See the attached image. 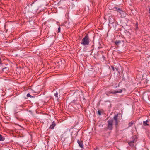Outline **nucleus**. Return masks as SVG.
Returning a JSON list of instances; mask_svg holds the SVG:
<instances>
[{"mask_svg":"<svg viewBox=\"0 0 150 150\" xmlns=\"http://www.w3.org/2000/svg\"><path fill=\"white\" fill-rule=\"evenodd\" d=\"M118 114L115 115L112 118L110 119L108 121V129L109 130H112L113 129V120L115 121V125L116 126H117L119 122L118 120Z\"/></svg>","mask_w":150,"mask_h":150,"instance_id":"f257e3e1","label":"nucleus"},{"mask_svg":"<svg viewBox=\"0 0 150 150\" xmlns=\"http://www.w3.org/2000/svg\"><path fill=\"white\" fill-rule=\"evenodd\" d=\"M89 41L88 35H86L82 40L81 44L83 46H86L89 44Z\"/></svg>","mask_w":150,"mask_h":150,"instance_id":"f03ea898","label":"nucleus"},{"mask_svg":"<svg viewBox=\"0 0 150 150\" xmlns=\"http://www.w3.org/2000/svg\"><path fill=\"white\" fill-rule=\"evenodd\" d=\"M122 91L121 89H119L118 90H111L109 91V93L111 94H115L116 93H122Z\"/></svg>","mask_w":150,"mask_h":150,"instance_id":"7ed1b4c3","label":"nucleus"},{"mask_svg":"<svg viewBox=\"0 0 150 150\" xmlns=\"http://www.w3.org/2000/svg\"><path fill=\"white\" fill-rule=\"evenodd\" d=\"M113 9L114 11H116L118 12L121 15L122 14H123L124 13V12L122 11V10L119 8L115 7H114Z\"/></svg>","mask_w":150,"mask_h":150,"instance_id":"20e7f679","label":"nucleus"},{"mask_svg":"<svg viewBox=\"0 0 150 150\" xmlns=\"http://www.w3.org/2000/svg\"><path fill=\"white\" fill-rule=\"evenodd\" d=\"M132 140H131L129 142H128L129 145L130 146H133L134 145V142L135 139L133 138H132Z\"/></svg>","mask_w":150,"mask_h":150,"instance_id":"39448f33","label":"nucleus"},{"mask_svg":"<svg viewBox=\"0 0 150 150\" xmlns=\"http://www.w3.org/2000/svg\"><path fill=\"white\" fill-rule=\"evenodd\" d=\"M56 125V124L54 122V121H53L52 122V125H50V128L51 129H53L54 128V127Z\"/></svg>","mask_w":150,"mask_h":150,"instance_id":"423d86ee","label":"nucleus"},{"mask_svg":"<svg viewBox=\"0 0 150 150\" xmlns=\"http://www.w3.org/2000/svg\"><path fill=\"white\" fill-rule=\"evenodd\" d=\"M77 142H78L79 145V146L81 148H82L83 147V144L82 142H81V141H80L79 140H78Z\"/></svg>","mask_w":150,"mask_h":150,"instance_id":"0eeeda50","label":"nucleus"},{"mask_svg":"<svg viewBox=\"0 0 150 150\" xmlns=\"http://www.w3.org/2000/svg\"><path fill=\"white\" fill-rule=\"evenodd\" d=\"M148 121L147 120H146L145 121H143L144 125V126H146V125L149 126V125L147 123V122H148Z\"/></svg>","mask_w":150,"mask_h":150,"instance_id":"6e6552de","label":"nucleus"},{"mask_svg":"<svg viewBox=\"0 0 150 150\" xmlns=\"http://www.w3.org/2000/svg\"><path fill=\"white\" fill-rule=\"evenodd\" d=\"M4 137L2 136L1 135H0V141H4Z\"/></svg>","mask_w":150,"mask_h":150,"instance_id":"1a4fd4ad","label":"nucleus"},{"mask_svg":"<svg viewBox=\"0 0 150 150\" xmlns=\"http://www.w3.org/2000/svg\"><path fill=\"white\" fill-rule=\"evenodd\" d=\"M54 96L57 98V99H59V97H58V93L57 92H56L54 94Z\"/></svg>","mask_w":150,"mask_h":150,"instance_id":"9d476101","label":"nucleus"},{"mask_svg":"<svg viewBox=\"0 0 150 150\" xmlns=\"http://www.w3.org/2000/svg\"><path fill=\"white\" fill-rule=\"evenodd\" d=\"M109 20V23L110 24H112V22L111 21V18L109 16V18L108 19Z\"/></svg>","mask_w":150,"mask_h":150,"instance_id":"9b49d317","label":"nucleus"},{"mask_svg":"<svg viewBox=\"0 0 150 150\" xmlns=\"http://www.w3.org/2000/svg\"><path fill=\"white\" fill-rule=\"evenodd\" d=\"M121 43V41L120 40L116 41H115V43L116 45H118Z\"/></svg>","mask_w":150,"mask_h":150,"instance_id":"f8f14e48","label":"nucleus"},{"mask_svg":"<svg viewBox=\"0 0 150 150\" xmlns=\"http://www.w3.org/2000/svg\"><path fill=\"white\" fill-rule=\"evenodd\" d=\"M66 134H67L66 133H64L63 134L61 135V138H62L64 137L66 135Z\"/></svg>","mask_w":150,"mask_h":150,"instance_id":"ddd939ff","label":"nucleus"},{"mask_svg":"<svg viewBox=\"0 0 150 150\" xmlns=\"http://www.w3.org/2000/svg\"><path fill=\"white\" fill-rule=\"evenodd\" d=\"M133 124V122H129L128 124V126L129 127H131L132 125Z\"/></svg>","mask_w":150,"mask_h":150,"instance_id":"4468645a","label":"nucleus"},{"mask_svg":"<svg viewBox=\"0 0 150 150\" xmlns=\"http://www.w3.org/2000/svg\"><path fill=\"white\" fill-rule=\"evenodd\" d=\"M27 97H31L32 96L29 93H28L27 95Z\"/></svg>","mask_w":150,"mask_h":150,"instance_id":"2eb2a0df","label":"nucleus"},{"mask_svg":"<svg viewBox=\"0 0 150 150\" xmlns=\"http://www.w3.org/2000/svg\"><path fill=\"white\" fill-rule=\"evenodd\" d=\"M138 24L136 23V29H138Z\"/></svg>","mask_w":150,"mask_h":150,"instance_id":"dca6fc26","label":"nucleus"},{"mask_svg":"<svg viewBox=\"0 0 150 150\" xmlns=\"http://www.w3.org/2000/svg\"><path fill=\"white\" fill-rule=\"evenodd\" d=\"M58 32H59L60 31V27H59L58 29Z\"/></svg>","mask_w":150,"mask_h":150,"instance_id":"f3484780","label":"nucleus"},{"mask_svg":"<svg viewBox=\"0 0 150 150\" xmlns=\"http://www.w3.org/2000/svg\"><path fill=\"white\" fill-rule=\"evenodd\" d=\"M7 68V67H4V68H2L1 69H2V70L3 71H4V69H6Z\"/></svg>","mask_w":150,"mask_h":150,"instance_id":"a211bd4d","label":"nucleus"},{"mask_svg":"<svg viewBox=\"0 0 150 150\" xmlns=\"http://www.w3.org/2000/svg\"><path fill=\"white\" fill-rule=\"evenodd\" d=\"M98 113L100 115L101 114L100 112V111H98Z\"/></svg>","mask_w":150,"mask_h":150,"instance_id":"6ab92c4d","label":"nucleus"},{"mask_svg":"<svg viewBox=\"0 0 150 150\" xmlns=\"http://www.w3.org/2000/svg\"><path fill=\"white\" fill-rule=\"evenodd\" d=\"M112 67L113 70L114 71V68H113V67Z\"/></svg>","mask_w":150,"mask_h":150,"instance_id":"aec40b11","label":"nucleus"},{"mask_svg":"<svg viewBox=\"0 0 150 150\" xmlns=\"http://www.w3.org/2000/svg\"><path fill=\"white\" fill-rule=\"evenodd\" d=\"M149 13H150V8H149Z\"/></svg>","mask_w":150,"mask_h":150,"instance_id":"412c9836","label":"nucleus"}]
</instances>
